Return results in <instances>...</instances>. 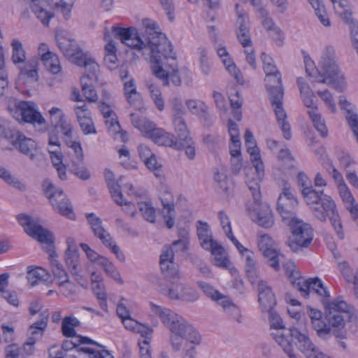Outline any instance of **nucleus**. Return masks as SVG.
<instances>
[{
	"instance_id": "ddd939ff",
	"label": "nucleus",
	"mask_w": 358,
	"mask_h": 358,
	"mask_svg": "<svg viewBox=\"0 0 358 358\" xmlns=\"http://www.w3.org/2000/svg\"><path fill=\"white\" fill-rule=\"evenodd\" d=\"M180 279L166 278L168 284L159 285V292L170 300L194 302L199 298L198 292L180 281Z\"/></svg>"
},
{
	"instance_id": "2f4dec72",
	"label": "nucleus",
	"mask_w": 358,
	"mask_h": 358,
	"mask_svg": "<svg viewBox=\"0 0 358 358\" xmlns=\"http://www.w3.org/2000/svg\"><path fill=\"white\" fill-rule=\"evenodd\" d=\"M171 61L164 60L162 61V69L164 70V77L156 76L157 78L163 80L164 85L169 84V79L171 80L173 84L176 86L181 85V78L178 75V70L177 69V62L171 66H170Z\"/></svg>"
},
{
	"instance_id": "4468645a",
	"label": "nucleus",
	"mask_w": 358,
	"mask_h": 358,
	"mask_svg": "<svg viewBox=\"0 0 358 358\" xmlns=\"http://www.w3.org/2000/svg\"><path fill=\"white\" fill-rule=\"evenodd\" d=\"M42 187L53 208L62 215L74 220L73 207L63 190L57 188L49 179L43 180Z\"/></svg>"
},
{
	"instance_id": "b1692460",
	"label": "nucleus",
	"mask_w": 358,
	"mask_h": 358,
	"mask_svg": "<svg viewBox=\"0 0 358 358\" xmlns=\"http://www.w3.org/2000/svg\"><path fill=\"white\" fill-rule=\"evenodd\" d=\"M56 38L58 47L64 55L72 63L74 64V60L84 54L75 40L60 35H57Z\"/></svg>"
},
{
	"instance_id": "c9c22d12",
	"label": "nucleus",
	"mask_w": 358,
	"mask_h": 358,
	"mask_svg": "<svg viewBox=\"0 0 358 358\" xmlns=\"http://www.w3.org/2000/svg\"><path fill=\"white\" fill-rule=\"evenodd\" d=\"M186 106L192 114L199 115L203 120L211 122L212 117L208 113V106L201 101L196 99H187Z\"/></svg>"
},
{
	"instance_id": "4be33fe9",
	"label": "nucleus",
	"mask_w": 358,
	"mask_h": 358,
	"mask_svg": "<svg viewBox=\"0 0 358 358\" xmlns=\"http://www.w3.org/2000/svg\"><path fill=\"white\" fill-rule=\"evenodd\" d=\"M250 214L253 220L262 227L270 228L274 224L272 210L266 203H262L260 201L254 203Z\"/></svg>"
},
{
	"instance_id": "6e6552de",
	"label": "nucleus",
	"mask_w": 358,
	"mask_h": 358,
	"mask_svg": "<svg viewBox=\"0 0 358 358\" xmlns=\"http://www.w3.org/2000/svg\"><path fill=\"white\" fill-rule=\"evenodd\" d=\"M322 303L327 313L329 323L335 329L333 331V334L336 338H343L345 335L342 329L345 327V316L342 315L341 313L345 314L349 321L352 320L355 313L353 307L340 298L331 301L329 299H323Z\"/></svg>"
},
{
	"instance_id": "0eeeda50",
	"label": "nucleus",
	"mask_w": 358,
	"mask_h": 358,
	"mask_svg": "<svg viewBox=\"0 0 358 358\" xmlns=\"http://www.w3.org/2000/svg\"><path fill=\"white\" fill-rule=\"evenodd\" d=\"M317 72V82L334 85L338 91H342L345 88L344 78L340 74L336 61L335 50L332 46H327L323 50Z\"/></svg>"
},
{
	"instance_id": "58836bf2",
	"label": "nucleus",
	"mask_w": 358,
	"mask_h": 358,
	"mask_svg": "<svg viewBox=\"0 0 358 358\" xmlns=\"http://www.w3.org/2000/svg\"><path fill=\"white\" fill-rule=\"evenodd\" d=\"M64 259L71 275L78 277L80 272L78 251L65 252Z\"/></svg>"
},
{
	"instance_id": "412c9836",
	"label": "nucleus",
	"mask_w": 358,
	"mask_h": 358,
	"mask_svg": "<svg viewBox=\"0 0 358 358\" xmlns=\"http://www.w3.org/2000/svg\"><path fill=\"white\" fill-rule=\"evenodd\" d=\"M50 148L48 152L53 166L57 171L61 180L66 179V165L63 164V155L60 150V143L57 134H50L49 136Z\"/></svg>"
},
{
	"instance_id": "423d86ee",
	"label": "nucleus",
	"mask_w": 358,
	"mask_h": 358,
	"mask_svg": "<svg viewBox=\"0 0 358 358\" xmlns=\"http://www.w3.org/2000/svg\"><path fill=\"white\" fill-rule=\"evenodd\" d=\"M265 86L268 93V99L275 112L277 122L286 140L292 138L290 124L283 108L284 89L282 83L281 73L266 75Z\"/></svg>"
},
{
	"instance_id": "37998d69",
	"label": "nucleus",
	"mask_w": 358,
	"mask_h": 358,
	"mask_svg": "<svg viewBox=\"0 0 358 358\" xmlns=\"http://www.w3.org/2000/svg\"><path fill=\"white\" fill-rule=\"evenodd\" d=\"M98 264L101 266L108 276L111 277L114 280L120 284L123 283V280L121 278L120 272L117 271L113 262L108 258L105 257H101L100 262Z\"/></svg>"
},
{
	"instance_id": "4d7b16f0",
	"label": "nucleus",
	"mask_w": 358,
	"mask_h": 358,
	"mask_svg": "<svg viewBox=\"0 0 358 358\" xmlns=\"http://www.w3.org/2000/svg\"><path fill=\"white\" fill-rule=\"evenodd\" d=\"M178 146L180 147L179 150H185L189 159L192 160L195 158V143L190 136L178 140Z\"/></svg>"
},
{
	"instance_id": "6ab92c4d",
	"label": "nucleus",
	"mask_w": 358,
	"mask_h": 358,
	"mask_svg": "<svg viewBox=\"0 0 358 358\" xmlns=\"http://www.w3.org/2000/svg\"><path fill=\"white\" fill-rule=\"evenodd\" d=\"M13 134L10 136V143L21 153L29 156L31 160L35 161L37 158L35 141L18 130H15Z\"/></svg>"
},
{
	"instance_id": "de8ad7c7",
	"label": "nucleus",
	"mask_w": 358,
	"mask_h": 358,
	"mask_svg": "<svg viewBox=\"0 0 358 358\" xmlns=\"http://www.w3.org/2000/svg\"><path fill=\"white\" fill-rule=\"evenodd\" d=\"M94 82L88 80L87 77H82L80 79L82 92L90 102H96L98 99L96 92L93 86Z\"/></svg>"
},
{
	"instance_id": "7c9ffc66",
	"label": "nucleus",
	"mask_w": 358,
	"mask_h": 358,
	"mask_svg": "<svg viewBox=\"0 0 358 358\" xmlns=\"http://www.w3.org/2000/svg\"><path fill=\"white\" fill-rule=\"evenodd\" d=\"M152 136L151 140L158 145L170 147L176 150L180 149L176 137L162 128L157 129Z\"/></svg>"
},
{
	"instance_id": "39448f33",
	"label": "nucleus",
	"mask_w": 358,
	"mask_h": 358,
	"mask_svg": "<svg viewBox=\"0 0 358 358\" xmlns=\"http://www.w3.org/2000/svg\"><path fill=\"white\" fill-rule=\"evenodd\" d=\"M305 202L315 217L322 222H326L329 219L338 238L341 240L344 238L341 217L336 204L330 196L323 191H318L308 195Z\"/></svg>"
},
{
	"instance_id": "680f3d73",
	"label": "nucleus",
	"mask_w": 358,
	"mask_h": 358,
	"mask_svg": "<svg viewBox=\"0 0 358 358\" xmlns=\"http://www.w3.org/2000/svg\"><path fill=\"white\" fill-rule=\"evenodd\" d=\"M312 325L319 337L327 338L330 336L331 329L322 319L313 321Z\"/></svg>"
},
{
	"instance_id": "338daca9",
	"label": "nucleus",
	"mask_w": 358,
	"mask_h": 358,
	"mask_svg": "<svg viewBox=\"0 0 358 358\" xmlns=\"http://www.w3.org/2000/svg\"><path fill=\"white\" fill-rule=\"evenodd\" d=\"M223 63L226 66L228 72L234 77V78L237 80L238 83L241 84L244 83V79L242 76L241 71L236 67L234 63L231 62V60L224 59Z\"/></svg>"
},
{
	"instance_id": "c85d7f7f",
	"label": "nucleus",
	"mask_w": 358,
	"mask_h": 358,
	"mask_svg": "<svg viewBox=\"0 0 358 358\" xmlns=\"http://www.w3.org/2000/svg\"><path fill=\"white\" fill-rule=\"evenodd\" d=\"M130 120L134 127L138 129L148 138L152 139L155 131L159 128L156 127L154 122L146 117H141L137 114L131 113Z\"/></svg>"
},
{
	"instance_id": "7ed1b4c3",
	"label": "nucleus",
	"mask_w": 358,
	"mask_h": 358,
	"mask_svg": "<svg viewBox=\"0 0 358 358\" xmlns=\"http://www.w3.org/2000/svg\"><path fill=\"white\" fill-rule=\"evenodd\" d=\"M17 220L29 236L41 243L46 244L49 248L50 252L49 260L55 279L58 282L69 279V277L66 271L64 268L62 264L59 262L57 259V255L52 250L53 238L52 234L40 224L38 219H35L29 215L20 214L17 216Z\"/></svg>"
},
{
	"instance_id": "ea45409f",
	"label": "nucleus",
	"mask_w": 358,
	"mask_h": 358,
	"mask_svg": "<svg viewBox=\"0 0 358 358\" xmlns=\"http://www.w3.org/2000/svg\"><path fill=\"white\" fill-rule=\"evenodd\" d=\"M219 304L222 306L224 312L231 316L238 322H241V310L227 296L220 297Z\"/></svg>"
},
{
	"instance_id": "2eb2a0df",
	"label": "nucleus",
	"mask_w": 358,
	"mask_h": 358,
	"mask_svg": "<svg viewBox=\"0 0 358 358\" xmlns=\"http://www.w3.org/2000/svg\"><path fill=\"white\" fill-rule=\"evenodd\" d=\"M86 217L94 235L101 241L104 246L115 255L117 259L124 262L125 261L124 253L116 245L109 232L103 227L102 220L94 213H88Z\"/></svg>"
},
{
	"instance_id": "f3484780",
	"label": "nucleus",
	"mask_w": 358,
	"mask_h": 358,
	"mask_svg": "<svg viewBox=\"0 0 358 358\" xmlns=\"http://www.w3.org/2000/svg\"><path fill=\"white\" fill-rule=\"evenodd\" d=\"M297 205V199L294 195L290 185L285 182L278 199L277 210L287 223L292 219H296L295 213Z\"/></svg>"
},
{
	"instance_id": "473e14b6",
	"label": "nucleus",
	"mask_w": 358,
	"mask_h": 358,
	"mask_svg": "<svg viewBox=\"0 0 358 358\" xmlns=\"http://www.w3.org/2000/svg\"><path fill=\"white\" fill-rule=\"evenodd\" d=\"M38 61L36 58L29 59L22 65L18 66L17 67L20 69L19 78L37 81L38 79Z\"/></svg>"
},
{
	"instance_id": "dca6fc26",
	"label": "nucleus",
	"mask_w": 358,
	"mask_h": 358,
	"mask_svg": "<svg viewBox=\"0 0 358 358\" xmlns=\"http://www.w3.org/2000/svg\"><path fill=\"white\" fill-rule=\"evenodd\" d=\"M287 275L290 279H293L292 283L304 297H308L310 291L314 292L319 296L325 297V299H328L330 296L329 292L319 278H308L301 281L299 272L294 269H287Z\"/></svg>"
},
{
	"instance_id": "0e129e2a",
	"label": "nucleus",
	"mask_w": 358,
	"mask_h": 358,
	"mask_svg": "<svg viewBox=\"0 0 358 358\" xmlns=\"http://www.w3.org/2000/svg\"><path fill=\"white\" fill-rule=\"evenodd\" d=\"M266 311L268 313V319L270 321L271 327L277 331L284 332V325L282 321L278 314L275 312L273 308L266 310Z\"/></svg>"
},
{
	"instance_id": "aec40b11",
	"label": "nucleus",
	"mask_w": 358,
	"mask_h": 358,
	"mask_svg": "<svg viewBox=\"0 0 358 358\" xmlns=\"http://www.w3.org/2000/svg\"><path fill=\"white\" fill-rule=\"evenodd\" d=\"M175 250L173 248L166 245L160 255V268L165 278L179 279L180 274L178 265L173 262Z\"/></svg>"
},
{
	"instance_id": "f257e3e1",
	"label": "nucleus",
	"mask_w": 358,
	"mask_h": 358,
	"mask_svg": "<svg viewBox=\"0 0 358 358\" xmlns=\"http://www.w3.org/2000/svg\"><path fill=\"white\" fill-rule=\"evenodd\" d=\"M112 31L115 37L123 44L139 51H148L150 54L152 72L155 76H164V70L162 69V61H171V66L175 64L176 53L173 51L172 45L167 41L165 34L161 31H157L144 36V41L134 27L125 29L113 27Z\"/></svg>"
},
{
	"instance_id": "bb28decb",
	"label": "nucleus",
	"mask_w": 358,
	"mask_h": 358,
	"mask_svg": "<svg viewBox=\"0 0 358 358\" xmlns=\"http://www.w3.org/2000/svg\"><path fill=\"white\" fill-rule=\"evenodd\" d=\"M48 0H30V8L43 24L48 26L54 14L49 8Z\"/></svg>"
},
{
	"instance_id": "603ef678",
	"label": "nucleus",
	"mask_w": 358,
	"mask_h": 358,
	"mask_svg": "<svg viewBox=\"0 0 358 358\" xmlns=\"http://www.w3.org/2000/svg\"><path fill=\"white\" fill-rule=\"evenodd\" d=\"M172 124L178 140L189 136V132L184 116L172 117Z\"/></svg>"
},
{
	"instance_id": "c756f323",
	"label": "nucleus",
	"mask_w": 358,
	"mask_h": 358,
	"mask_svg": "<svg viewBox=\"0 0 358 358\" xmlns=\"http://www.w3.org/2000/svg\"><path fill=\"white\" fill-rule=\"evenodd\" d=\"M136 333L140 334L143 338V340L139 342L141 358H152L150 342L152 338L153 329L148 326L141 324Z\"/></svg>"
},
{
	"instance_id": "79ce46f5",
	"label": "nucleus",
	"mask_w": 358,
	"mask_h": 358,
	"mask_svg": "<svg viewBox=\"0 0 358 358\" xmlns=\"http://www.w3.org/2000/svg\"><path fill=\"white\" fill-rule=\"evenodd\" d=\"M80 321L75 317L66 316L62 323V331L64 336L67 338H75L76 331L75 327L80 325Z\"/></svg>"
},
{
	"instance_id": "9b49d317",
	"label": "nucleus",
	"mask_w": 358,
	"mask_h": 358,
	"mask_svg": "<svg viewBox=\"0 0 358 358\" xmlns=\"http://www.w3.org/2000/svg\"><path fill=\"white\" fill-rule=\"evenodd\" d=\"M8 110L10 115L19 122L41 125L45 122L42 115L38 111L36 104L32 101H20L10 98Z\"/></svg>"
},
{
	"instance_id": "4c0bfd02",
	"label": "nucleus",
	"mask_w": 358,
	"mask_h": 358,
	"mask_svg": "<svg viewBox=\"0 0 358 358\" xmlns=\"http://www.w3.org/2000/svg\"><path fill=\"white\" fill-rule=\"evenodd\" d=\"M77 355H71V358H113L106 350H94L83 347L76 350Z\"/></svg>"
},
{
	"instance_id": "052dcab7",
	"label": "nucleus",
	"mask_w": 358,
	"mask_h": 358,
	"mask_svg": "<svg viewBox=\"0 0 358 358\" xmlns=\"http://www.w3.org/2000/svg\"><path fill=\"white\" fill-rule=\"evenodd\" d=\"M92 290L96 299L99 301L100 307L104 310H107V295L105 292V287L103 282H98L92 285Z\"/></svg>"
},
{
	"instance_id": "8fccbe9b",
	"label": "nucleus",
	"mask_w": 358,
	"mask_h": 358,
	"mask_svg": "<svg viewBox=\"0 0 358 358\" xmlns=\"http://www.w3.org/2000/svg\"><path fill=\"white\" fill-rule=\"evenodd\" d=\"M212 255L214 256L215 265L220 267H227L229 264V259L224 255V249L217 243H215L212 248H209Z\"/></svg>"
},
{
	"instance_id": "9d476101",
	"label": "nucleus",
	"mask_w": 358,
	"mask_h": 358,
	"mask_svg": "<svg viewBox=\"0 0 358 358\" xmlns=\"http://www.w3.org/2000/svg\"><path fill=\"white\" fill-rule=\"evenodd\" d=\"M296 82L303 102L304 105L309 108L308 113L313 122L314 127L322 137H327L328 135V130L324 120L318 112L316 103L317 99L313 90L310 89L308 84L305 82L303 78H298Z\"/></svg>"
},
{
	"instance_id": "393cba45",
	"label": "nucleus",
	"mask_w": 358,
	"mask_h": 358,
	"mask_svg": "<svg viewBox=\"0 0 358 358\" xmlns=\"http://www.w3.org/2000/svg\"><path fill=\"white\" fill-rule=\"evenodd\" d=\"M38 55L46 69L53 74L61 71V66L58 56L49 50L45 43L40 44L38 47Z\"/></svg>"
},
{
	"instance_id": "3c124183",
	"label": "nucleus",
	"mask_w": 358,
	"mask_h": 358,
	"mask_svg": "<svg viewBox=\"0 0 358 358\" xmlns=\"http://www.w3.org/2000/svg\"><path fill=\"white\" fill-rule=\"evenodd\" d=\"M247 150L250 155V159L255 171L258 172L259 174H262L264 173V166L261 160L259 150L257 145H249L247 147Z\"/></svg>"
},
{
	"instance_id": "5fc2aeb1",
	"label": "nucleus",
	"mask_w": 358,
	"mask_h": 358,
	"mask_svg": "<svg viewBox=\"0 0 358 358\" xmlns=\"http://www.w3.org/2000/svg\"><path fill=\"white\" fill-rule=\"evenodd\" d=\"M245 256V271L252 283L254 284L257 278L256 261L253 258V253L250 251H247V255Z\"/></svg>"
},
{
	"instance_id": "f704fd0d",
	"label": "nucleus",
	"mask_w": 358,
	"mask_h": 358,
	"mask_svg": "<svg viewBox=\"0 0 358 358\" xmlns=\"http://www.w3.org/2000/svg\"><path fill=\"white\" fill-rule=\"evenodd\" d=\"M197 235L201 247L205 250L212 248L217 242L212 238L211 231L207 222L199 220L196 222Z\"/></svg>"
},
{
	"instance_id": "f03ea898",
	"label": "nucleus",
	"mask_w": 358,
	"mask_h": 358,
	"mask_svg": "<svg viewBox=\"0 0 358 358\" xmlns=\"http://www.w3.org/2000/svg\"><path fill=\"white\" fill-rule=\"evenodd\" d=\"M153 313L159 317L162 324L169 330V341L175 352L180 350L184 340L199 345L201 336L196 329L181 315L172 310L150 303Z\"/></svg>"
},
{
	"instance_id": "a18cd8bd",
	"label": "nucleus",
	"mask_w": 358,
	"mask_h": 358,
	"mask_svg": "<svg viewBox=\"0 0 358 358\" xmlns=\"http://www.w3.org/2000/svg\"><path fill=\"white\" fill-rule=\"evenodd\" d=\"M8 87V74L6 69L5 55L0 45V95L4 94Z\"/></svg>"
},
{
	"instance_id": "cd10ccee",
	"label": "nucleus",
	"mask_w": 358,
	"mask_h": 358,
	"mask_svg": "<svg viewBox=\"0 0 358 358\" xmlns=\"http://www.w3.org/2000/svg\"><path fill=\"white\" fill-rule=\"evenodd\" d=\"M257 288L259 292V302L263 311L274 307L276 300L271 287L263 280H257Z\"/></svg>"
},
{
	"instance_id": "20e7f679",
	"label": "nucleus",
	"mask_w": 358,
	"mask_h": 358,
	"mask_svg": "<svg viewBox=\"0 0 358 358\" xmlns=\"http://www.w3.org/2000/svg\"><path fill=\"white\" fill-rule=\"evenodd\" d=\"M271 336L290 358L296 357L292 341L308 358H329L315 347L305 331H300L295 327L289 328L286 333L280 331L273 332Z\"/></svg>"
},
{
	"instance_id": "a878e982",
	"label": "nucleus",
	"mask_w": 358,
	"mask_h": 358,
	"mask_svg": "<svg viewBox=\"0 0 358 358\" xmlns=\"http://www.w3.org/2000/svg\"><path fill=\"white\" fill-rule=\"evenodd\" d=\"M80 57L74 60V64L85 69V73L83 77H87L88 80L91 81H97L98 73L99 72L98 64L88 52H84Z\"/></svg>"
},
{
	"instance_id": "49530a36",
	"label": "nucleus",
	"mask_w": 358,
	"mask_h": 358,
	"mask_svg": "<svg viewBox=\"0 0 358 358\" xmlns=\"http://www.w3.org/2000/svg\"><path fill=\"white\" fill-rule=\"evenodd\" d=\"M83 113L81 111L78 112L77 120L83 134L85 135L96 134V130L90 115H84Z\"/></svg>"
},
{
	"instance_id": "5701e85b",
	"label": "nucleus",
	"mask_w": 358,
	"mask_h": 358,
	"mask_svg": "<svg viewBox=\"0 0 358 358\" xmlns=\"http://www.w3.org/2000/svg\"><path fill=\"white\" fill-rule=\"evenodd\" d=\"M159 199L163 206L162 213L169 229L173 227L175 222L174 198L169 189L163 187L160 190Z\"/></svg>"
},
{
	"instance_id": "1a4fd4ad",
	"label": "nucleus",
	"mask_w": 358,
	"mask_h": 358,
	"mask_svg": "<svg viewBox=\"0 0 358 358\" xmlns=\"http://www.w3.org/2000/svg\"><path fill=\"white\" fill-rule=\"evenodd\" d=\"M72 129L73 127L71 124H65L61 129L66 145L73 152V154H70V159L67 166L70 171L78 178L87 180L90 178V174L84 164L83 150L79 142L72 140Z\"/></svg>"
},
{
	"instance_id": "69168bd1",
	"label": "nucleus",
	"mask_w": 358,
	"mask_h": 358,
	"mask_svg": "<svg viewBox=\"0 0 358 358\" xmlns=\"http://www.w3.org/2000/svg\"><path fill=\"white\" fill-rule=\"evenodd\" d=\"M261 58L263 63L264 71L266 75L280 73V71L275 66L273 59L269 55H266V53H262Z\"/></svg>"
},
{
	"instance_id": "a211bd4d",
	"label": "nucleus",
	"mask_w": 358,
	"mask_h": 358,
	"mask_svg": "<svg viewBox=\"0 0 358 358\" xmlns=\"http://www.w3.org/2000/svg\"><path fill=\"white\" fill-rule=\"evenodd\" d=\"M99 110L105 119L108 131L114 136V138H119L122 142H127L128 141L127 133L121 129L117 117L110 106L103 102L99 106Z\"/></svg>"
},
{
	"instance_id": "e433bc0d",
	"label": "nucleus",
	"mask_w": 358,
	"mask_h": 358,
	"mask_svg": "<svg viewBox=\"0 0 358 358\" xmlns=\"http://www.w3.org/2000/svg\"><path fill=\"white\" fill-rule=\"evenodd\" d=\"M12 55L11 60L14 65L18 66L26 63L27 55L25 50L23 47L22 43L16 38H14L11 41Z\"/></svg>"
},
{
	"instance_id": "e2e57ef3",
	"label": "nucleus",
	"mask_w": 358,
	"mask_h": 358,
	"mask_svg": "<svg viewBox=\"0 0 358 358\" xmlns=\"http://www.w3.org/2000/svg\"><path fill=\"white\" fill-rule=\"evenodd\" d=\"M197 285L199 287L203 290L206 296L210 297L213 300L216 301L217 303H219L220 297L224 296V295H222L217 290L215 289L211 285L205 282L198 281Z\"/></svg>"
},
{
	"instance_id": "a19ab883",
	"label": "nucleus",
	"mask_w": 358,
	"mask_h": 358,
	"mask_svg": "<svg viewBox=\"0 0 358 358\" xmlns=\"http://www.w3.org/2000/svg\"><path fill=\"white\" fill-rule=\"evenodd\" d=\"M50 274L41 267L28 270L27 278L31 286H35L40 281H47Z\"/></svg>"
},
{
	"instance_id": "72a5a7b5",
	"label": "nucleus",
	"mask_w": 358,
	"mask_h": 358,
	"mask_svg": "<svg viewBox=\"0 0 358 358\" xmlns=\"http://www.w3.org/2000/svg\"><path fill=\"white\" fill-rule=\"evenodd\" d=\"M104 176L107 182L110 193L113 198L115 202L118 205L122 204V194L120 190L121 185L120 182L122 180V177L115 182L114 180V174L110 170H106L104 172Z\"/></svg>"
},
{
	"instance_id": "774afa93",
	"label": "nucleus",
	"mask_w": 358,
	"mask_h": 358,
	"mask_svg": "<svg viewBox=\"0 0 358 358\" xmlns=\"http://www.w3.org/2000/svg\"><path fill=\"white\" fill-rule=\"evenodd\" d=\"M317 94L331 113H334L336 112V103L331 93L329 90L318 91Z\"/></svg>"
},
{
	"instance_id": "6e6d98bb",
	"label": "nucleus",
	"mask_w": 358,
	"mask_h": 358,
	"mask_svg": "<svg viewBox=\"0 0 358 358\" xmlns=\"http://www.w3.org/2000/svg\"><path fill=\"white\" fill-rule=\"evenodd\" d=\"M297 182L298 185L301 186L302 188L301 194L305 201H306L308 195H309L311 193H316L317 192L313 188V185H311V182L309 180L308 176L303 172H301L298 174Z\"/></svg>"
},
{
	"instance_id": "09e8293b",
	"label": "nucleus",
	"mask_w": 358,
	"mask_h": 358,
	"mask_svg": "<svg viewBox=\"0 0 358 358\" xmlns=\"http://www.w3.org/2000/svg\"><path fill=\"white\" fill-rule=\"evenodd\" d=\"M262 254L266 259V263L273 268L275 271H278L280 269V258L282 257V255L280 253V251L278 250L275 248H271L264 252H262Z\"/></svg>"
},
{
	"instance_id": "c03bdc74",
	"label": "nucleus",
	"mask_w": 358,
	"mask_h": 358,
	"mask_svg": "<svg viewBox=\"0 0 358 358\" xmlns=\"http://www.w3.org/2000/svg\"><path fill=\"white\" fill-rule=\"evenodd\" d=\"M257 176L255 178H248L246 182L248 188L252 195L254 203L261 201V192H260V182L264 176V172L262 174H259L255 171Z\"/></svg>"
},
{
	"instance_id": "864d4df0",
	"label": "nucleus",
	"mask_w": 358,
	"mask_h": 358,
	"mask_svg": "<svg viewBox=\"0 0 358 358\" xmlns=\"http://www.w3.org/2000/svg\"><path fill=\"white\" fill-rule=\"evenodd\" d=\"M38 320L33 323L29 327L31 335L42 336L48 321V315L43 312L40 314Z\"/></svg>"
},
{
	"instance_id": "f8f14e48",
	"label": "nucleus",
	"mask_w": 358,
	"mask_h": 358,
	"mask_svg": "<svg viewBox=\"0 0 358 358\" xmlns=\"http://www.w3.org/2000/svg\"><path fill=\"white\" fill-rule=\"evenodd\" d=\"M287 224L292 233L287 241L290 249L297 252L303 248L308 247L313 238V229L310 225L298 218L292 219Z\"/></svg>"
},
{
	"instance_id": "13d9d810",
	"label": "nucleus",
	"mask_w": 358,
	"mask_h": 358,
	"mask_svg": "<svg viewBox=\"0 0 358 358\" xmlns=\"http://www.w3.org/2000/svg\"><path fill=\"white\" fill-rule=\"evenodd\" d=\"M138 208L145 220L152 223L155 221V209L152 207L150 202H138Z\"/></svg>"
},
{
	"instance_id": "bf43d9fd",
	"label": "nucleus",
	"mask_w": 358,
	"mask_h": 358,
	"mask_svg": "<svg viewBox=\"0 0 358 358\" xmlns=\"http://www.w3.org/2000/svg\"><path fill=\"white\" fill-rule=\"evenodd\" d=\"M49 113L50 115L51 124L55 127V129H62V126L69 124L64 120V114L59 108L53 107L50 110Z\"/></svg>"
}]
</instances>
